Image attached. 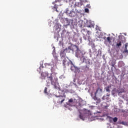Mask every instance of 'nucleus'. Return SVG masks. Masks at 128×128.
<instances>
[{"mask_svg":"<svg viewBox=\"0 0 128 128\" xmlns=\"http://www.w3.org/2000/svg\"><path fill=\"white\" fill-rule=\"evenodd\" d=\"M82 34H84L83 38L84 40H86L87 38H86V36L84 34L87 32V34H88V42H90L92 38H90V36L92 32H90V30H86V28H83L82 30Z\"/></svg>","mask_w":128,"mask_h":128,"instance_id":"nucleus-3","label":"nucleus"},{"mask_svg":"<svg viewBox=\"0 0 128 128\" xmlns=\"http://www.w3.org/2000/svg\"><path fill=\"white\" fill-rule=\"evenodd\" d=\"M90 96H91L94 99V92H91L90 93Z\"/></svg>","mask_w":128,"mask_h":128,"instance_id":"nucleus-23","label":"nucleus"},{"mask_svg":"<svg viewBox=\"0 0 128 128\" xmlns=\"http://www.w3.org/2000/svg\"><path fill=\"white\" fill-rule=\"evenodd\" d=\"M80 112V114L79 116L80 118V120H84V116H82V114Z\"/></svg>","mask_w":128,"mask_h":128,"instance_id":"nucleus-11","label":"nucleus"},{"mask_svg":"<svg viewBox=\"0 0 128 128\" xmlns=\"http://www.w3.org/2000/svg\"><path fill=\"white\" fill-rule=\"evenodd\" d=\"M128 43H126V44H125L124 50H128Z\"/></svg>","mask_w":128,"mask_h":128,"instance_id":"nucleus-20","label":"nucleus"},{"mask_svg":"<svg viewBox=\"0 0 128 128\" xmlns=\"http://www.w3.org/2000/svg\"><path fill=\"white\" fill-rule=\"evenodd\" d=\"M104 108H108V106H105Z\"/></svg>","mask_w":128,"mask_h":128,"instance_id":"nucleus-31","label":"nucleus"},{"mask_svg":"<svg viewBox=\"0 0 128 128\" xmlns=\"http://www.w3.org/2000/svg\"><path fill=\"white\" fill-rule=\"evenodd\" d=\"M107 42H109V44H110V42H112V38H110V37H108L107 38Z\"/></svg>","mask_w":128,"mask_h":128,"instance_id":"nucleus-14","label":"nucleus"},{"mask_svg":"<svg viewBox=\"0 0 128 128\" xmlns=\"http://www.w3.org/2000/svg\"><path fill=\"white\" fill-rule=\"evenodd\" d=\"M66 98V95H63V96H59V100H61L60 101V104H62L64 102Z\"/></svg>","mask_w":128,"mask_h":128,"instance_id":"nucleus-6","label":"nucleus"},{"mask_svg":"<svg viewBox=\"0 0 128 128\" xmlns=\"http://www.w3.org/2000/svg\"><path fill=\"white\" fill-rule=\"evenodd\" d=\"M120 124H123L124 126H126V122H120Z\"/></svg>","mask_w":128,"mask_h":128,"instance_id":"nucleus-16","label":"nucleus"},{"mask_svg":"<svg viewBox=\"0 0 128 128\" xmlns=\"http://www.w3.org/2000/svg\"><path fill=\"white\" fill-rule=\"evenodd\" d=\"M86 8H90V4H88L86 6Z\"/></svg>","mask_w":128,"mask_h":128,"instance_id":"nucleus-24","label":"nucleus"},{"mask_svg":"<svg viewBox=\"0 0 128 128\" xmlns=\"http://www.w3.org/2000/svg\"><path fill=\"white\" fill-rule=\"evenodd\" d=\"M82 1H80V2L76 3V6H78L79 8L80 6H82Z\"/></svg>","mask_w":128,"mask_h":128,"instance_id":"nucleus-10","label":"nucleus"},{"mask_svg":"<svg viewBox=\"0 0 128 128\" xmlns=\"http://www.w3.org/2000/svg\"><path fill=\"white\" fill-rule=\"evenodd\" d=\"M106 92H110V86H107L106 88Z\"/></svg>","mask_w":128,"mask_h":128,"instance_id":"nucleus-18","label":"nucleus"},{"mask_svg":"<svg viewBox=\"0 0 128 128\" xmlns=\"http://www.w3.org/2000/svg\"><path fill=\"white\" fill-rule=\"evenodd\" d=\"M96 30H100V27L97 26L96 28Z\"/></svg>","mask_w":128,"mask_h":128,"instance_id":"nucleus-28","label":"nucleus"},{"mask_svg":"<svg viewBox=\"0 0 128 128\" xmlns=\"http://www.w3.org/2000/svg\"><path fill=\"white\" fill-rule=\"evenodd\" d=\"M123 52H124V53H125V54H128V49L124 50L123 51Z\"/></svg>","mask_w":128,"mask_h":128,"instance_id":"nucleus-21","label":"nucleus"},{"mask_svg":"<svg viewBox=\"0 0 128 128\" xmlns=\"http://www.w3.org/2000/svg\"><path fill=\"white\" fill-rule=\"evenodd\" d=\"M58 78L56 76H52V74H50L48 76V78L46 80L47 84H50L52 86H54V88H58L56 84H58Z\"/></svg>","mask_w":128,"mask_h":128,"instance_id":"nucleus-1","label":"nucleus"},{"mask_svg":"<svg viewBox=\"0 0 128 128\" xmlns=\"http://www.w3.org/2000/svg\"><path fill=\"white\" fill-rule=\"evenodd\" d=\"M78 69V68L76 67L74 64H72L71 66L70 70H72V72H76V70Z\"/></svg>","mask_w":128,"mask_h":128,"instance_id":"nucleus-9","label":"nucleus"},{"mask_svg":"<svg viewBox=\"0 0 128 128\" xmlns=\"http://www.w3.org/2000/svg\"><path fill=\"white\" fill-rule=\"evenodd\" d=\"M102 100H104V96H103L102 98Z\"/></svg>","mask_w":128,"mask_h":128,"instance_id":"nucleus-30","label":"nucleus"},{"mask_svg":"<svg viewBox=\"0 0 128 128\" xmlns=\"http://www.w3.org/2000/svg\"><path fill=\"white\" fill-rule=\"evenodd\" d=\"M112 120H113V122H118V118H116V117L113 118Z\"/></svg>","mask_w":128,"mask_h":128,"instance_id":"nucleus-15","label":"nucleus"},{"mask_svg":"<svg viewBox=\"0 0 128 128\" xmlns=\"http://www.w3.org/2000/svg\"><path fill=\"white\" fill-rule=\"evenodd\" d=\"M44 92V94H48V88H45Z\"/></svg>","mask_w":128,"mask_h":128,"instance_id":"nucleus-19","label":"nucleus"},{"mask_svg":"<svg viewBox=\"0 0 128 128\" xmlns=\"http://www.w3.org/2000/svg\"><path fill=\"white\" fill-rule=\"evenodd\" d=\"M84 12H85L88 13V12H90V10H88V8H86L84 9Z\"/></svg>","mask_w":128,"mask_h":128,"instance_id":"nucleus-17","label":"nucleus"},{"mask_svg":"<svg viewBox=\"0 0 128 128\" xmlns=\"http://www.w3.org/2000/svg\"><path fill=\"white\" fill-rule=\"evenodd\" d=\"M54 8H56V12H58V7H54Z\"/></svg>","mask_w":128,"mask_h":128,"instance_id":"nucleus-29","label":"nucleus"},{"mask_svg":"<svg viewBox=\"0 0 128 128\" xmlns=\"http://www.w3.org/2000/svg\"><path fill=\"white\" fill-rule=\"evenodd\" d=\"M74 102V100L72 99H70L68 100V102Z\"/></svg>","mask_w":128,"mask_h":128,"instance_id":"nucleus-25","label":"nucleus"},{"mask_svg":"<svg viewBox=\"0 0 128 128\" xmlns=\"http://www.w3.org/2000/svg\"><path fill=\"white\" fill-rule=\"evenodd\" d=\"M100 92H102V88H100V87L98 88L96 92L94 93V100H98V98L96 97V94Z\"/></svg>","mask_w":128,"mask_h":128,"instance_id":"nucleus-5","label":"nucleus"},{"mask_svg":"<svg viewBox=\"0 0 128 128\" xmlns=\"http://www.w3.org/2000/svg\"><path fill=\"white\" fill-rule=\"evenodd\" d=\"M82 112H83V114H88V110H84L82 111Z\"/></svg>","mask_w":128,"mask_h":128,"instance_id":"nucleus-13","label":"nucleus"},{"mask_svg":"<svg viewBox=\"0 0 128 128\" xmlns=\"http://www.w3.org/2000/svg\"><path fill=\"white\" fill-rule=\"evenodd\" d=\"M48 76H50V74L46 72H43L41 73V76L42 80H46V78L47 76V80L48 78Z\"/></svg>","mask_w":128,"mask_h":128,"instance_id":"nucleus-4","label":"nucleus"},{"mask_svg":"<svg viewBox=\"0 0 128 128\" xmlns=\"http://www.w3.org/2000/svg\"><path fill=\"white\" fill-rule=\"evenodd\" d=\"M86 26L87 28H92V26H94V25H92V21H90V20L87 22Z\"/></svg>","mask_w":128,"mask_h":128,"instance_id":"nucleus-8","label":"nucleus"},{"mask_svg":"<svg viewBox=\"0 0 128 128\" xmlns=\"http://www.w3.org/2000/svg\"><path fill=\"white\" fill-rule=\"evenodd\" d=\"M116 46H118V48H120V46H122V42H119L118 43H117L116 44Z\"/></svg>","mask_w":128,"mask_h":128,"instance_id":"nucleus-12","label":"nucleus"},{"mask_svg":"<svg viewBox=\"0 0 128 128\" xmlns=\"http://www.w3.org/2000/svg\"><path fill=\"white\" fill-rule=\"evenodd\" d=\"M62 0H55V2H60V1H62Z\"/></svg>","mask_w":128,"mask_h":128,"instance_id":"nucleus-26","label":"nucleus"},{"mask_svg":"<svg viewBox=\"0 0 128 128\" xmlns=\"http://www.w3.org/2000/svg\"><path fill=\"white\" fill-rule=\"evenodd\" d=\"M62 64L64 66H69L70 62H68V61L66 59H64L62 61Z\"/></svg>","mask_w":128,"mask_h":128,"instance_id":"nucleus-7","label":"nucleus"},{"mask_svg":"<svg viewBox=\"0 0 128 128\" xmlns=\"http://www.w3.org/2000/svg\"><path fill=\"white\" fill-rule=\"evenodd\" d=\"M61 54H62V52H61Z\"/></svg>","mask_w":128,"mask_h":128,"instance_id":"nucleus-32","label":"nucleus"},{"mask_svg":"<svg viewBox=\"0 0 128 128\" xmlns=\"http://www.w3.org/2000/svg\"><path fill=\"white\" fill-rule=\"evenodd\" d=\"M119 94H120V92H119Z\"/></svg>","mask_w":128,"mask_h":128,"instance_id":"nucleus-33","label":"nucleus"},{"mask_svg":"<svg viewBox=\"0 0 128 128\" xmlns=\"http://www.w3.org/2000/svg\"><path fill=\"white\" fill-rule=\"evenodd\" d=\"M70 50L72 52H80V49L78 48V46L76 45H72L71 46H68V48H66L65 50H63V52H70Z\"/></svg>","mask_w":128,"mask_h":128,"instance_id":"nucleus-2","label":"nucleus"},{"mask_svg":"<svg viewBox=\"0 0 128 128\" xmlns=\"http://www.w3.org/2000/svg\"><path fill=\"white\" fill-rule=\"evenodd\" d=\"M114 64H116V62H114L112 63V66H114Z\"/></svg>","mask_w":128,"mask_h":128,"instance_id":"nucleus-27","label":"nucleus"},{"mask_svg":"<svg viewBox=\"0 0 128 128\" xmlns=\"http://www.w3.org/2000/svg\"><path fill=\"white\" fill-rule=\"evenodd\" d=\"M94 100H97V102H98V103L100 102V98H97V99Z\"/></svg>","mask_w":128,"mask_h":128,"instance_id":"nucleus-22","label":"nucleus"}]
</instances>
